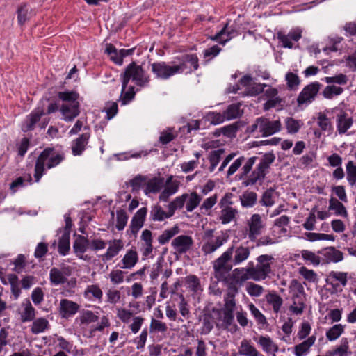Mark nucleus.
I'll return each instance as SVG.
<instances>
[{"mask_svg":"<svg viewBox=\"0 0 356 356\" xmlns=\"http://www.w3.org/2000/svg\"><path fill=\"white\" fill-rule=\"evenodd\" d=\"M63 153L56 152L53 147L45 148L37 159L35 165L34 177L39 181L44 172V167L50 169L58 165L64 159Z\"/></svg>","mask_w":356,"mask_h":356,"instance_id":"nucleus-1","label":"nucleus"},{"mask_svg":"<svg viewBox=\"0 0 356 356\" xmlns=\"http://www.w3.org/2000/svg\"><path fill=\"white\" fill-rule=\"evenodd\" d=\"M122 76V92L126 89L129 81L131 79L140 87H144L149 82V77L145 73L140 65H138L135 62L130 63L126 68Z\"/></svg>","mask_w":356,"mask_h":356,"instance_id":"nucleus-2","label":"nucleus"},{"mask_svg":"<svg viewBox=\"0 0 356 356\" xmlns=\"http://www.w3.org/2000/svg\"><path fill=\"white\" fill-rule=\"evenodd\" d=\"M233 249L228 248L222 254L213 262L215 277L218 280L225 279L227 274L233 267L232 263Z\"/></svg>","mask_w":356,"mask_h":356,"instance_id":"nucleus-3","label":"nucleus"},{"mask_svg":"<svg viewBox=\"0 0 356 356\" xmlns=\"http://www.w3.org/2000/svg\"><path fill=\"white\" fill-rule=\"evenodd\" d=\"M186 67L184 63L169 65L165 62H156L152 64V72L156 78L166 80L176 74L182 73Z\"/></svg>","mask_w":356,"mask_h":356,"instance_id":"nucleus-4","label":"nucleus"},{"mask_svg":"<svg viewBox=\"0 0 356 356\" xmlns=\"http://www.w3.org/2000/svg\"><path fill=\"white\" fill-rule=\"evenodd\" d=\"M248 237L252 242L257 241L266 228V223L262 220L261 215L254 213L246 222Z\"/></svg>","mask_w":356,"mask_h":356,"instance_id":"nucleus-5","label":"nucleus"},{"mask_svg":"<svg viewBox=\"0 0 356 356\" xmlns=\"http://www.w3.org/2000/svg\"><path fill=\"white\" fill-rule=\"evenodd\" d=\"M322 85L319 82H313L306 86L297 98L298 106L311 104L316 97Z\"/></svg>","mask_w":356,"mask_h":356,"instance_id":"nucleus-6","label":"nucleus"},{"mask_svg":"<svg viewBox=\"0 0 356 356\" xmlns=\"http://www.w3.org/2000/svg\"><path fill=\"white\" fill-rule=\"evenodd\" d=\"M260 133L263 137H268L277 132L282 129V124L280 120H270L265 117H261Z\"/></svg>","mask_w":356,"mask_h":356,"instance_id":"nucleus-7","label":"nucleus"},{"mask_svg":"<svg viewBox=\"0 0 356 356\" xmlns=\"http://www.w3.org/2000/svg\"><path fill=\"white\" fill-rule=\"evenodd\" d=\"M193 241L191 236L180 235L172 241V246L179 254L186 253L192 247Z\"/></svg>","mask_w":356,"mask_h":356,"instance_id":"nucleus-8","label":"nucleus"},{"mask_svg":"<svg viewBox=\"0 0 356 356\" xmlns=\"http://www.w3.org/2000/svg\"><path fill=\"white\" fill-rule=\"evenodd\" d=\"M80 104H63L60 111L63 115V119L65 122L73 121L80 114Z\"/></svg>","mask_w":356,"mask_h":356,"instance_id":"nucleus-9","label":"nucleus"},{"mask_svg":"<svg viewBox=\"0 0 356 356\" xmlns=\"http://www.w3.org/2000/svg\"><path fill=\"white\" fill-rule=\"evenodd\" d=\"M237 35L236 30L232 26H229L228 23L215 35L211 36V39L216 41L221 44H225L227 42L230 40L232 38Z\"/></svg>","mask_w":356,"mask_h":356,"instance_id":"nucleus-10","label":"nucleus"},{"mask_svg":"<svg viewBox=\"0 0 356 356\" xmlns=\"http://www.w3.org/2000/svg\"><path fill=\"white\" fill-rule=\"evenodd\" d=\"M147 213V209L142 207L133 216L129 228L131 233L135 236L139 229L143 226Z\"/></svg>","mask_w":356,"mask_h":356,"instance_id":"nucleus-11","label":"nucleus"},{"mask_svg":"<svg viewBox=\"0 0 356 356\" xmlns=\"http://www.w3.org/2000/svg\"><path fill=\"white\" fill-rule=\"evenodd\" d=\"M229 248L233 249L232 263L235 266L245 261L250 254V248L242 245L238 246L232 245Z\"/></svg>","mask_w":356,"mask_h":356,"instance_id":"nucleus-12","label":"nucleus"},{"mask_svg":"<svg viewBox=\"0 0 356 356\" xmlns=\"http://www.w3.org/2000/svg\"><path fill=\"white\" fill-rule=\"evenodd\" d=\"M79 309V305L67 299H62L60 302V314L63 318H68L75 314Z\"/></svg>","mask_w":356,"mask_h":356,"instance_id":"nucleus-13","label":"nucleus"},{"mask_svg":"<svg viewBox=\"0 0 356 356\" xmlns=\"http://www.w3.org/2000/svg\"><path fill=\"white\" fill-rule=\"evenodd\" d=\"M172 177L170 176L166 181V186L159 195L161 201L167 202L172 195L175 194L179 188V182L177 181H172Z\"/></svg>","mask_w":356,"mask_h":356,"instance_id":"nucleus-14","label":"nucleus"},{"mask_svg":"<svg viewBox=\"0 0 356 356\" xmlns=\"http://www.w3.org/2000/svg\"><path fill=\"white\" fill-rule=\"evenodd\" d=\"M266 174L258 167L255 168L250 175H247V177L243 180V185L245 186L254 185L257 181L261 184Z\"/></svg>","mask_w":356,"mask_h":356,"instance_id":"nucleus-15","label":"nucleus"},{"mask_svg":"<svg viewBox=\"0 0 356 356\" xmlns=\"http://www.w3.org/2000/svg\"><path fill=\"white\" fill-rule=\"evenodd\" d=\"M274 258L271 255L262 254L257 257L259 264L257 266V268L261 275L266 278L268 275L271 272L270 261L273 260Z\"/></svg>","mask_w":356,"mask_h":356,"instance_id":"nucleus-16","label":"nucleus"},{"mask_svg":"<svg viewBox=\"0 0 356 356\" xmlns=\"http://www.w3.org/2000/svg\"><path fill=\"white\" fill-rule=\"evenodd\" d=\"M257 343L265 353H273V356H275V353L279 350L278 346L268 336H260Z\"/></svg>","mask_w":356,"mask_h":356,"instance_id":"nucleus-17","label":"nucleus"},{"mask_svg":"<svg viewBox=\"0 0 356 356\" xmlns=\"http://www.w3.org/2000/svg\"><path fill=\"white\" fill-rule=\"evenodd\" d=\"M90 241L85 236L81 235H78L75 241L73 244V249L74 252L79 257V258L83 259V253L89 248Z\"/></svg>","mask_w":356,"mask_h":356,"instance_id":"nucleus-18","label":"nucleus"},{"mask_svg":"<svg viewBox=\"0 0 356 356\" xmlns=\"http://www.w3.org/2000/svg\"><path fill=\"white\" fill-rule=\"evenodd\" d=\"M321 253L323 254L325 257V262L327 263H337L341 261L343 258V253L341 251L335 249L334 247L325 248Z\"/></svg>","mask_w":356,"mask_h":356,"instance_id":"nucleus-19","label":"nucleus"},{"mask_svg":"<svg viewBox=\"0 0 356 356\" xmlns=\"http://www.w3.org/2000/svg\"><path fill=\"white\" fill-rule=\"evenodd\" d=\"M163 184V179L161 177H154L151 179H147L145 183L144 193L146 195L158 193L161 189Z\"/></svg>","mask_w":356,"mask_h":356,"instance_id":"nucleus-20","label":"nucleus"},{"mask_svg":"<svg viewBox=\"0 0 356 356\" xmlns=\"http://www.w3.org/2000/svg\"><path fill=\"white\" fill-rule=\"evenodd\" d=\"M90 138V134L88 133L81 134L78 138H76L72 147V151L74 155H80L85 149L86 145L88 144Z\"/></svg>","mask_w":356,"mask_h":356,"instance_id":"nucleus-21","label":"nucleus"},{"mask_svg":"<svg viewBox=\"0 0 356 356\" xmlns=\"http://www.w3.org/2000/svg\"><path fill=\"white\" fill-rule=\"evenodd\" d=\"M43 115L44 111L42 109L38 108L33 111L29 115V119L26 122V124L23 125L22 130L25 132L33 130L35 127V124L40 120V119Z\"/></svg>","mask_w":356,"mask_h":356,"instance_id":"nucleus-22","label":"nucleus"},{"mask_svg":"<svg viewBox=\"0 0 356 356\" xmlns=\"http://www.w3.org/2000/svg\"><path fill=\"white\" fill-rule=\"evenodd\" d=\"M17 21L20 25L25 24L35 15L33 10L27 4L19 6L17 10Z\"/></svg>","mask_w":356,"mask_h":356,"instance_id":"nucleus-23","label":"nucleus"},{"mask_svg":"<svg viewBox=\"0 0 356 356\" xmlns=\"http://www.w3.org/2000/svg\"><path fill=\"white\" fill-rule=\"evenodd\" d=\"M111 245L107 249L106 252L102 255L103 261H109L116 256L120 250L123 248L122 243L120 240H114L110 242Z\"/></svg>","mask_w":356,"mask_h":356,"instance_id":"nucleus-24","label":"nucleus"},{"mask_svg":"<svg viewBox=\"0 0 356 356\" xmlns=\"http://www.w3.org/2000/svg\"><path fill=\"white\" fill-rule=\"evenodd\" d=\"M227 120L240 118L243 112L241 109V104H232L223 111Z\"/></svg>","mask_w":356,"mask_h":356,"instance_id":"nucleus-25","label":"nucleus"},{"mask_svg":"<svg viewBox=\"0 0 356 356\" xmlns=\"http://www.w3.org/2000/svg\"><path fill=\"white\" fill-rule=\"evenodd\" d=\"M316 340L315 336L309 337L307 340L300 344L295 346L294 353L296 356H302L306 354L311 346L314 343Z\"/></svg>","mask_w":356,"mask_h":356,"instance_id":"nucleus-26","label":"nucleus"},{"mask_svg":"<svg viewBox=\"0 0 356 356\" xmlns=\"http://www.w3.org/2000/svg\"><path fill=\"white\" fill-rule=\"evenodd\" d=\"M275 155L273 152L265 153L261 157L258 167L267 175L269 171L270 165L275 161Z\"/></svg>","mask_w":356,"mask_h":356,"instance_id":"nucleus-27","label":"nucleus"},{"mask_svg":"<svg viewBox=\"0 0 356 356\" xmlns=\"http://www.w3.org/2000/svg\"><path fill=\"white\" fill-rule=\"evenodd\" d=\"M172 216L171 214H169V210L165 212L159 205L152 207L150 211V217L153 221H163Z\"/></svg>","mask_w":356,"mask_h":356,"instance_id":"nucleus-28","label":"nucleus"},{"mask_svg":"<svg viewBox=\"0 0 356 356\" xmlns=\"http://www.w3.org/2000/svg\"><path fill=\"white\" fill-rule=\"evenodd\" d=\"M240 200L243 207H252L257 202V195L253 191H245L241 196Z\"/></svg>","mask_w":356,"mask_h":356,"instance_id":"nucleus-29","label":"nucleus"},{"mask_svg":"<svg viewBox=\"0 0 356 356\" xmlns=\"http://www.w3.org/2000/svg\"><path fill=\"white\" fill-rule=\"evenodd\" d=\"M188 197V194L184 193L181 196L177 197L168 206L169 214L173 216L177 209H181Z\"/></svg>","mask_w":356,"mask_h":356,"instance_id":"nucleus-30","label":"nucleus"},{"mask_svg":"<svg viewBox=\"0 0 356 356\" xmlns=\"http://www.w3.org/2000/svg\"><path fill=\"white\" fill-rule=\"evenodd\" d=\"M243 126V122L236 121L220 129L222 134L228 138H234L238 130Z\"/></svg>","mask_w":356,"mask_h":356,"instance_id":"nucleus-31","label":"nucleus"},{"mask_svg":"<svg viewBox=\"0 0 356 356\" xmlns=\"http://www.w3.org/2000/svg\"><path fill=\"white\" fill-rule=\"evenodd\" d=\"M238 353L245 356H259L258 350L247 340L241 341Z\"/></svg>","mask_w":356,"mask_h":356,"instance_id":"nucleus-32","label":"nucleus"},{"mask_svg":"<svg viewBox=\"0 0 356 356\" xmlns=\"http://www.w3.org/2000/svg\"><path fill=\"white\" fill-rule=\"evenodd\" d=\"M353 124L351 118H348L345 113L338 115L337 128L340 134H344Z\"/></svg>","mask_w":356,"mask_h":356,"instance_id":"nucleus-33","label":"nucleus"},{"mask_svg":"<svg viewBox=\"0 0 356 356\" xmlns=\"http://www.w3.org/2000/svg\"><path fill=\"white\" fill-rule=\"evenodd\" d=\"M58 97L60 100L64 102L63 104H75V103H79L78 102L79 94L74 91L58 92Z\"/></svg>","mask_w":356,"mask_h":356,"instance_id":"nucleus-34","label":"nucleus"},{"mask_svg":"<svg viewBox=\"0 0 356 356\" xmlns=\"http://www.w3.org/2000/svg\"><path fill=\"white\" fill-rule=\"evenodd\" d=\"M138 261V254L136 251L130 250L124 256L122 259L123 266L122 268H131L135 266Z\"/></svg>","mask_w":356,"mask_h":356,"instance_id":"nucleus-35","label":"nucleus"},{"mask_svg":"<svg viewBox=\"0 0 356 356\" xmlns=\"http://www.w3.org/2000/svg\"><path fill=\"white\" fill-rule=\"evenodd\" d=\"M49 279L52 284L58 285L64 284L67 281V278L63 273L56 268H52L49 273Z\"/></svg>","mask_w":356,"mask_h":356,"instance_id":"nucleus-36","label":"nucleus"},{"mask_svg":"<svg viewBox=\"0 0 356 356\" xmlns=\"http://www.w3.org/2000/svg\"><path fill=\"white\" fill-rule=\"evenodd\" d=\"M24 309L21 314V320L22 322L31 321L35 316V309L33 307L29 300H26L24 304Z\"/></svg>","mask_w":356,"mask_h":356,"instance_id":"nucleus-37","label":"nucleus"},{"mask_svg":"<svg viewBox=\"0 0 356 356\" xmlns=\"http://www.w3.org/2000/svg\"><path fill=\"white\" fill-rule=\"evenodd\" d=\"M106 53L109 56L111 60L115 64L121 65L122 60L120 54V51L113 46L112 44H106Z\"/></svg>","mask_w":356,"mask_h":356,"instance_id":"nucleus-38","label":"nucleus"},{"mask_svg":"<svg viewBox=\"0 0 356 356\" xmlns=\"http://www.w3.org/2000/svg\"><path fill=\"white\" fill-rule=\"evenodd\" d=\"M329 210L335 211V213L339 216H346L347 215L343 204L334 197H331L329 201Z\"/></svg>","mask_w":356,"mask_h":356,"instance_id":"nucleus-39","label":"nucleus"},{"mask_svg":"<svg viewBox=\"0 0 356 356\" xmlns=\"http://www.w3.org/2000/svg\"><path fill=\"white\" fill-rule=\"evenodd\" d=\"M237 213L236 209L231 207H225L221 211L220 219L222 224H227L231 222Z\"/></svg>","mask_w":356,"mask_h":356,"instance_id":"nucleus-40","label":"nucleus"},{"mask_svg":"<svg viewBox=\"0 0 356 356\" xmlns=\"http://www.w3.org/2000/svg\"><path fill=\"white\" fill-rule=\"evenodd\" d=\"M180 229L177 225L172 229L165 230L158 238L159 243L161 245L167 243L175 235L179 232Z\"/></svg>","mask_w":356,"mask_h":356,"instance_id":"nucleus-41","label":"nucleus"},{"mask_svg":"<svg viewBox=\"0 0 356 356\" xmlns=\"http://www.w3.org/2000/svg\"><path fill=\"white\" fill-rule=\"evenodd\" d=\"M201 200L202 197L195 192H193L190 195H188V197L186 201V209L187 211H193L199 205Z\"/></svg>","mask_w":356,"mask_h":356,"instance_id":"nucleus-42","label":"nucleus"},{"mask_svg":"<svg viewBox=\"0 0 356 356\" xmlns=\"http://www.w3.org/2000/svg\"><path fill=\"white\" fill-rule=\"evenodd\" d=\"M245 271L247 273L248 280L252 279L254 281L265 280V277L261 275L257 267L254 266L252 262L249 263L248 266L245 268Z\"/></svg>","mask_w":356,"mask_h":356,"instance_id":"nucleus-43","label":"nucleus"},{"mask_svg":"<svg viewBox=\"0 0 356 356\" xmlns=\"http://www.w3.org/2000/svg\"><path fill=\"white\" fill-rule=\"evenodd\" d=\"M49 325V322L44 318H39L35 319L33 322V325L31 327V332L33 334H39L43 332Z\"/></svg>","mask_w":356,"mask_h":356,"instance_id":"nucleus-44","label":"nucleus"},{"mask_svg":"<svg viewBox=\"0 0 356 356\" xmlns=\"http://www.w3.org/2000/svg\"><path fill=\"white\" fill-rule=\"evenodd\" d=\"M267 301L273 307V311L277 313L283 304L282 298L275 293H270L266 296Z\"/></svg>","mask_w":356,"mask_h":356,"instance_id":"nucleus-45","label":"nucleus"},{"mask_svg":"<svg viewBox=\"0 0 356 356\" xmlns=\"http://www.w3.org/2000/svg\"><path fill=\"white\" fill-rule=\"evenodd\" d=\"M215 321L211 312L204 313L202 319V333L208 334L213 328Z\"/></svg>","mask_w":356,"mask_h":356,"instance_id":"nucleus-46","label":"nucleus"},{"mask_svg":"<svg viewBox=\"0 0 356 356\" xmlns=\"http://www.w3.org/2000/svg\"><path fill=\"white\" fill-rule=\"evenodd\" d=\"M70 251V234L63 233L58 241V252L66 255Z\"/></svg>","mask_w":356,"mask_h":356,"instance_id":"nucleus-47","label":"nucleus"},{"mask_svg":"<svg viewBox=\"0 0 356 356\" xmlns=\"http://www.w3.org/2000/svg\"><path fill=\"white\" fill-rule=\"evenodd\" d=\"M285 124L287 132L290 134L298 133L301 127L300 121L293 118H287L285 120Z\"/></svg>","mask_w":356,"mask_h":356,"instance_id":"nucleus-48","label":"nucleus"},{"mask_svg":"<svg viewBox=\"0 0 356 356\" xmlns=\"http://www.w3.org/2000/svg\"><path fill=\"white\" fill-rule=\"evenodd\" d=\"M232 278L235 280V282H239V285L243 284L248 280L245 268H237L232 271Z\"/></svg>","mask_w":356,"mask_h":356,"instance_id":"nucleus-49","label":"nucleus"},{"mask_svg":"<svg viewBox=\"0 0 356 356\" xmlns=\"http://www.w3.org/2000/svg\"><path fill=\"white\" fill-rule=\"evenodd\" d=\"M343 90V88L339 86H327L323 90L322 95L326 99H332L334 96L342 93Z\"/></svg>","mask_w":356,"mask_h":356,"instance_id":"nucleus-50","label":"nucleus"},{"mask_svg":"<svg viewBox=\"0 0 356 356\" xmlns=\"http://www.w3.org/2000/svg\"><path fill=\"white\" fill-rule=\"evenodd\" d=\"M116 228L118 230L121 231L125 227L129 217L126 211L123 209L118 210L116 211Z\"/></svg>","mask_w":356,"mask_h":356,"instance_id":"nucleus-51","label":"nucleus"},{"mask_svg":"<svg viewBox=\"0 0 356 356\" xmlns=\"http://www.w3.org/2000/svg\"><path fill=\"white\" fill-rule=\"evenodd\" d=\"M343 332V327L341 324L334 325L326 332V337L330 341H334L339 338Z\"/></svg>","mask_w":356,"mask_h":356,"instance_id":"nucleus-52","label":"nucleus"},{"mask_svg":"<svg viewBox=\"0 0 356 356\" xmlns=\"http://www.w3.org/2000/svg\"><path fill=\"white\" fill-rule=\"evenodd\" d=\"M186 283L188 284L190 289L197 293L201 289V284L199 278L195 275H190L186 277Z\"/></svg>","mask_w":356,"mask_h":356,"instance_id":"nucleus-53","label":"nucleus"},{"mask_svg":"<svg viewBox=\"0 0 356 356\" xmlns=\"http://www.w3.org/2000/svg\"><path fill=\"white\" fill-rule=\"evenodd\" d=\"M147 177L142 175H137L129 181V184L132 187V191H138L140 187L145 185Z\"/></svg>","mask_w":356,"mask_h":356,"instance_id":"nucleus-54","label":"nucleus"},{"mask_svg":"<svg viewBox=\"0 0 356 356\" xmlns=\"http://www.w3.org/2000/svg\"><path fill=\"white\" fill-rule=\"evenodd\" d=\"M168 330L167 325L159 320H156L154 318H152L150 326H149V332H165Z\"/></svg>","mask_w":356,"mask_h":356,"instance_id":"nucleus-55","label":"nucleus"},{"mask_svg":"<svg viewBox=\"0 0 356 356\" xmlns=\"http://www.w3.org/2000/svg\"><path fill=\"white\" fill-rule=\"evenodd\" d=\"M318 124L324 131L330 133L332 130V125L330 120L327 118L326 115L323 113H318Z\"/></svg>","mask_w":356,"mask_h":356,"instance_id":"nucleus-56","label":"nucleus"},{"mask_svg":"<svg viewBox=\"0 0 356 356\" xmlns=\"http://www.w3.org/2000/svg\"><path fill=\"white\" fill-rule=\"evenodd\" d=\"M256 160V156H252L248 159V160L246 161V163L242 168V172L239 175V179L244 180L247 177V175L251 171Z\"/></svg>","mask_w":356,"mask_h":356,"instance_id":"nucleus-57","label":"nucleus"},{"mask_svg":"<svg viewBox=\"0 0 356 356\" xmlns=\"http://www.w3.org/2000/svg\"><path fill=\"white\" fill-rule=\"evenodd\" d=\"M227 284V294H232V296H236L239 290L241 285H239V282H235V280L232 277L228 279L225 276V279H222Z\"/></svg>","mask_w":356,"mask_h":356,"instance_id":"nucleus-58","label":"nucleus"},{"mask_svg":"<svg viewBox=\"0 0 356 356\" xmlns=\"http://www.w3.org/2000/svg\"><path fill=\"white\" fill-rule=\"evenodd\" d=\"M347 179L348 182L353 185L356 183V165L353 161H349L346 165Z\"/></svg>","mask_w":356,"mask_h":356,"instance_id":"nucleus-59","label":"nucleus"},{"mask_svg":"<svg viewBox=\"0 0 356 356\" xmlns=\"http://www.w3.org/2000/svg\"><path fill=\"white\" fill-rule=\"evenodd\" d=\"M274 190L273 188H269L266 190L262 195L261 198L259 202L265 207H271L274 204V201L273 200V193Z\"/></svg>","mask_w":356,"mask_h":356,"instance_id":"nucleus-60","label":"nucleus"},{"mask_svg":"<svg viewBox=\"0 0 356 356\" xmlns=\"http://www.w3.org/2000/svg\"><path fill=\"white\" fill-rule=\"evenodd\" d=\"M97 320L98 316L89 310L83 311L80 317V321L82 324L96 322Z\"/></svg>","mask_w":356,"mask_h":356,"instance_id":"nucleus-61","label":"nucleus"},{"mask_svg":"<svg viewBox=\"0 0 356 356\" xmlns=\"http://www.w3.org/2000/svg\"><path fill=\"white\" fill-rule=\"evenodd\" d=\"M234 321V312L231 309H223V317L222 319V327L227 328L230 326Z\"/></svg>","mask_w":356,"mask_h":356,"instance_id":"nucleus-62","label":"nucleus"},{"mask_svg":"<svg viewBox=\"0 0 356 356\" xmlns=\"http://www.w3.org/2000/svg\"><path fill=\"white\" fill-rule=\"evenodd\" d=\"M104 110L106 111L107 114V119L111 120L118 113V106L116 102H108Z\"/></svg>","mask_w":356,"mask_h":356,"instance_id":"nucleus-63","label":"nucleus"},{"mask_svg":"<svg viewBox=\"0 0 356 356\" xmlns=\"http://www.w3.org/2000/svg\"><path fill=\"white\" fill-rule=\"evenodd\" d=\"M249 308L252 314L254 316L259 324L264 325L267 323L264 315H263L253 304H250L249 305Z\"/></svg>","mask_w":356,"mask_h":356,"instance_id":"nucleus-64","label":"nucleus"}]
</instances>
